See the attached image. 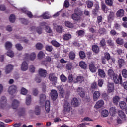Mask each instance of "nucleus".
<instances>
[{"label":"nucleus","mask_w":127,"mask_h":127,"mask_svg":"<svg viewBox=\"0 0 127 127\" xmlns=\"http://www.w3.org/2000/svg\"><path fill=\"white\" fill-rule=\"evenodd\" d=\"M113 80L115 84H122L123 83V80H122V75L121 74L118 75H114V77H113Z\"/></svg>","instance_id":"nucleus-2"},{"label":"nucleus","mask_w":127,"mask_h":127,"mask_svg":"<svg viewBox=\"0 0 127 127\" xmlns=\"http://www.w3.org/2000/svg\"><path fill=\"white\" fill-rule=\"evenodd\" d=\"M77 93L81 98L85 97V92L83 90V88L78 87L77 89Z\"/></svg>","instance_id":"nucleus-9"},{"label":"nucleus","mask_w":127,"mask_h":127,"mask_svg":"<svg viewBox=\"0 0 127 127\" xmlns=\"http://www.w3.org/2000/svg\"><path fill=\"white\" fill-rule=\"evenodd\" d=\"M122 74L124 78H127V70L126 69H124L122 71Z\"/></svg>","instance_id":"nucleus-61"},{"label":"nucleus","mask_w":127,"mask_h":127,"mask_svg":"<svg viewBox=\"0 0 127 127\" xmlns=\"http://www.w3.org/2000/svg\"><path fill=\"white\" fill-rule=\"evenodd\" d=\"M92 49L93 52H95V53H99V51H100L99 46H98L97 45H93L92 47Z\"/></svg>","instance_id":"nucleus-26"},{"label":"nucleus","mask_w":127,"mask_h":127,"mask_svg":"<svg viewBox=\"0 0 127 127\" xmlns=\"http://www.w3.org/2000/svg\"><path fill=\"white\" fill-rule=\"evenodd\" d=\"M69 57L71 60H74V59H75V58L76 57V54H75V52L71 51L69 53Z\"/></svg>","instance_id":"nucleus-35"},{"label":"nucleus","mask_w":127,"mask_h":127,"mask_svg":"<svg viewBox=\"0 0 127 127\" xmlns=\"http://www.w3.org/2000/svg\"><path fill=\"white\" fill-rule=\"evenodd\" d=\"M36 48L38 50H41L43 48V45L40 43H37L36 45Z\"/></svg>","instance_id":"nucleus-49"},{"label":"nucleus","mask_w":127,"mask_h":127,"mask_svg":"<svg viewBox=\"0 0 127 127\" xmlns=\"http://www.w3.org/2000/svg\"><path fill=\"white\" fill-rule=\"evenodd\" d=\"M124 14H125V11L123 9H120L116 13V15L117 17H123Z\"/></svg>","instance_id":"nucleus-19"},{"label":"nucleus","mask_w":127,"mask_h":127,"mask_svg":"<svg viewBox=\"0 0 127 127\" xmlns=\"http://www.w3.org/2000/svg\"><path fill=\"white\" fill-rule=\"evenodd\" d=\"M57 88L59 91H60V94L62 98H64V94H65V92L64 91V89L62 87V86L60 85L57 87Z\"/></svg>","instance_id":"nucleus-18"},{"label":"nucleus","mask_w":127,"mask_h":127,"mask_svg":"<svg viewBox=\"0 0 127 127\" xmlns=\"http://www.w3.org/2000/svg\"><path fill=\"white\" fill-rule=\"evenodd\" d=\"M39 75L42 78H45L47 75V71L45 69L40 68L38 70Z\"/></svg>","instance_id":"nucleus-6"},{"label":"nucleus","mask_w":127,"mask_h":127,"mask_svg":"<svg viewBox=\"0 0 127 127\" xmlns=\"http://www.w3.org/2000/svg\"><path fill=\"white\" fill-rule=\"evenodd\" d=\"M114 91V83L109 82L108 84L107 92L108 93H112Z\"/></svg>","instance_id":"nucleus-15"},{"label":"nucleus","mask_w":127,"mask_h":127,"mask_svg":"<svg viewBox=\"0 0 127 127\" xmlns=\"http://www.w3.org/2000/svg\"><path fill=\"white\" fill-rule=\"evenodd\" d=\"M19 106V101L17 100H14L12 103V108L15 110L17 109L18 106Z\"/></svg>","instance_id":"nucleus-12"},{"label":"nucleus","mask_w":127,"mask_h":127,"mask_svg":"<svg viewBox=\"0 0 127 127\" xmlns=\"http://www.w3.org/2000/svg\"><path fill=\"white\" fill-rule=\"evenodd\" d=\"M34 113L36 116H39L41 113V109L40 106H36L35 108Z\"/></svg>","instance_id":"nucleus-21"},{"label":"nucleus","mask_w":127,"mask_h":127,"mask_svg":"<svg viewBox=\"0 0 127 127\" xmlns=\"http://www.w3.org/2000/svg\"><path fill=\"white\" fill-rule=\"evenodd\" d=\"M49 80H50V81H51L52 82H56V81H57V77L54 76L53 74H50L49 75Z\"/></svg>","instance_id":"nucleus-34"},{"label":"nucleus","mask_w":127,"mask_h":127,"mask_svg":"<svg viewBox=\"0 0 127 127\" xmlns=\"http://www.w3.org/2000/svg\"><path fill=\"white\" fill-rule=\"evenodd\" d=\"M99 44L101 47H103L106 45V40H105V38H102V39L100 40Z\"/></svg>","instance_id":"nucleus-48"},{"label":"nucleus","mask_w":127,"mask_h":127,"mask_svg":"<svg viewBox=\"0 0 127 127\" xmlns=\"http://www.w3.org/2000/svg\"><path fill=\"white\" fill-rule=\"evenodd\" d=\"M45 111L46 114H48L50 112V101L49 100L46 101L45 102Z\"/></svg>","instance_id":"nucleus-10"},{"label":"nucleus","mask_w":127,"mask_h":127,"mask_svg":"<svg viewBox=\"0 0 127 127\" xmlns=\"http://www.w3.org/2000/svg\"><path fill=\"white\" fill-rule=\"evenodd\" d=\"M71 105L74 108L78 107L80 105V103H79V100L76 98H73L71 100Z\"/></svg>","instance_id":"nucleus-7"},{"label":"nucleus","mask_w":127,"mask_h":127,"mask_svg":"<svg viewBox=\"0 0 127 127\" xmlns=\"http://www.w3.org/2000/svg\"><path fill=\"white\" fill-rule=\"evenodd\" d=\"M42 17L44 19H49L52 17L51 15H50V14H49V12H45L41 15Z\"/></svg>","instance_id":"nucleus-14"},{"label":"nucleus","mask_w":127,"mask_h":127,"mask_svg":"<svg viewBox=\"0 0 127 127\" xmlns=\"http://www.w3.org/2000/svg\"><path fill=\"white\" fill-rule=\"evenodd\" d=\"M119 106L122 110H124V109H126L127 108L126 107V102L124 101H121L119 103Z\"/></svg>","instance_id":"nucleus-40"},{"label":"nucleus","mask_w":127,"mask_h":127,"mask_svg":"<svg viewBox=\"0 0 127 127\" xmlns=\"http://www.w3.org/2000/svg\"><path fill=\"white\" fill-rule=\"evenodd\" d=\"M72 110V106L70 103L67 101H64L63 107V112L64 114H69Z\"/></svg>","instance_id":"nucleus-1"},{"label":"nucleus","mask_w":127,"mask_h":127,"mask_svg":"<svg viewBox=\"0 0 127 127\" xmlns=\"http://www.w3.org/2000/svg\"><path fill=\"white\" fill-rule=\"evenodd\" d=\"M102 20H103V17H102L101 16L97 17V23H98L99 25L102 24Z\"/></svg>","instance_id":"nucleus-59"},{"label":"nucleus","mask_w":127,"mask_h":127,"mask_svg":"<svg viewBox=\"0 0 127 127\" xmlns=\"http://www.w3.org/2000/svg\"><path fill=\"white\" fill-rule=\"evenodd\" d=\"M44 56V53H43V52L42 51H40L38 54V58L39 59H42V58H43Z\"/></svg>","instance_id":"nucleus-62"},{"label":"nucleus","mask_w":127,"mask_h":127,"mask_svg":"<svg viewBox=\"0 0 127 127\" xmlns=\"http://www.w3.org/2000/svg\"><path fill=\"white\" fill-rule=\"evenodd\" d=\"M116 43L119 45H123V44H124V39L121 38H118L116 39Z\"/></svg>","instance_id":"nucleus-39"},{"label":"nucleus","mask_w":127,"mask_h":127,"mask_svg":"<svg viewBox=\"0 0 127 127\" xmlns=\"http://www.w3.org/2000/svg\"><path fill=\"white\" fill-rule=\"evenodd\" d=\"M104 58L107 60V61H110V59H111V55L109 54V53H105L104 54Z\"/></svg>","instance_id":"nucleus-53"},{"label":"nucleus","mask_w":127,"mask_h":127,"mask_svg":"<svg viewBox=\"0 0 127 127\" xmlns=\"http://www.w3.org/2000/svg\"><path fill=\"white\" fill-rule=\"evenodd\" d=\"M119 102H120V97L118 96H115L113 98V102L115 105H118L119 104Z\"/></svg>","instance_id":"nucleus-29"},{"label":"nucleus","mask_w":127,"mask_h":127,"mask_svg":"<svg viewBox=\"0 0 127 127\" xmlns=\"http://www.w3.org/2000/svg\"><path fill=\"white\" fill-rule=\"evenodd\" d=\"M17 92V87L14 85H12L9 87L8 93L10 95H13Z\"/></svg>","instance_id":"nucleus-3"},{"label":"nucleus","mask_w":127,"mask_h":127,"mask_svg":"<svg viewBox=\"0 0 127 127\" xmlns=\"http://www.w3.org/2000/svg\"><path fill=\"white\" fill-rule=\"evenodd\" d=\"M110 113L111 116H115L116 114V108L111 107L110 109Z\"/></svg>","instance_id":"nucleus-50"},{"label":"nucleus","mask_w":127,"mask_h":127,"mask_svg":"<svg viewBox=\"0 0 127 127\" xmlns=\"http://www.w3.org/2000/svg\"><path fill=\"white\" fill-rule=\"evenodd\" d=\"M21 11L24 13H25V14H26L27 16H28V17H29L30 18H32V16H33V15H32V13H31V12L28 11L26 9V8L21 9Z\"/></svg>","instance_id":"nucleus-13"},{"label":"nucleus","mask_w":127,"mask_h":127,"mask_svg":"<svg viewBox=\"0 0 127 127\" xmlns=\"http://www.w3.org/2000/svg\"><path fill=\"white\" fill-rule=\"evenodd\" d=\"M46 100V96L45 94H42L40 95V104H43Z\"/></svg>","instance_id":"nucleus-25"},{"label":"nucleus","mask_w":127,"mask_h":127,"mask_svg":"<svg viewBox=\"0 0 127 127\" xmlns=\"http://www.w3.org/2000/svg\"><path fill=\"white\" fill-rule=\"evenodd\" d=\"M79 56L81 59H84L86 58V54L85 53V52H84V51H80L79 52Z\"/></svg>","instance_id":"nucleus-46"},{"label":"nucleus","mask_w":127,"mask_h":127,"mask_svg":"<svg viewBox=\"0 0 127 127\" xmlns=\"http://www.w3.org/2000/svg\"><path fill=\"white\" fill-rule=\"evenodd\" d=\"M99 33L100 34H105L107 33V30L105 28H101L99 30Z\"/></svg>","instance_id":"nucleus-56"},{"label":"nucleus","mask_w":127,"mask_h":127,"mask_svg":"<svg viewBox=\"0 0 127 127\" xmlns=\"http://www.w3.org/2000/svg\"><path fill=\"white\" fill-rule=\"evenodd\" d=\"M68 82H69V83H72V82H74V77H73V75H69L68 78Z\"/></svg>","instance_id":"nucleus-60"},{"label":"nucleus","mask_w":127,"mask_h":127,"mask_svg":"<svg viewBox=\"0 0 127 127\" xmlns=\"http://www.w3.org/2000/svg\"><path fill=\"white\" fill-rule=\"evenodd\" d=\"M21 68L22 71H26L28 69V64L26 62L24 61L22 63Z\"/></svg>","instance_id":"nucleus-17"},{"label":"nucleus","mask_w":127,"mask_h":127,"mask_svg":"<svg viewBox=\"0 0 127 127\" xmlns=\"http://www.w3.org/2000/svg\"><path fill=\"white\" fill-rule=\"evenodd\" d=\"M98 75L100 78H104L106 77V73L103 69H99L98 71Z\"/></svg>","instance_id":"nucleus-16"},{"label":"nucleus","mask_w":127,"mask_h":127,"mask_svg":"<svg viewBox=\"0 0 127 127\" xmlns=\"http://www.w3.org/2000/svg\"><path fill=\"white\" fill-rule=\"evenodd\" d=\"M1 107L2 108L3 106H5L6 105L7 103V100H6V98L5 96H2L1 98Z\"/></svg>","instance_id":"nucleus-23"},{"label":"nucleus","mask_w":127,"mask_h":127,"mask_svg":"<svg viewBox=\"0 0 127 127\" xmlns=\"http://www.w3.org/2000/svg\"><path fill=\"white\" fill-rule=\"evenodd\" d=\"M64 40H69L72 38V35L70 34H65L63 36Z\"/></svg>","instance_id":"nucleus-30"},{"label":"nucleus","mask_w":127,"mask_h":127,"mask_svg":"<svg viewBox=\"0 0 127 127\" xmlns=\"http://www.w3.org/2000/svg\"><path fill=\"white\" fill-rule=\"evenodd\" d=\"M118 115L119 118H120V119H121L123 122H126V121H127V116H126V114L124 111L122 110L118 111Z\"/></svg>","instance_id":"nucleus-4"},{"label":"nucleus","mask_w":127,"mask_h":127,"mask_svg":"<svg viewBox=\"0 0 127 127\" xmlns=\"http://www.w3.org/2000/svg\"><path fill=\"white\" fill-rule=\"evenodd\" d=\"M74 13L79 16L80 17L83 15V11H81V10L78 8L75 9L74 10Z\"/></svg>","instance_id":"nucleus-33"},{"label":"nucleus","mask_w":127,"mask_h":127,"mask_svg":"<svg viewBox=\"0 0 127 127\" xmlns=\"http://www.w3.org/2000/svg\"><path fill=\"white\" fill-rule=\"evenodd\" d=\"M36 57V55L35 54V53H32L30 55L29 59H30V60H31L32 61H33V60L35 59Z\"/></svg>","instance_id":"nucleus-57"},{"label":"nucleus","mask_w":127,"mask_h":127,"mask_svg":"<svg viewBox=\"0 0 127 127\" xmlns=\"http://www.w3.org/2000/svg\"><path fill=\"white\" fill-rule=\"evenodd\" d=\"M12 70H13V66L11 64H9L6 67L5 73L6 74H9Z\"/></svg>","instance_id":"nucleus-20"},{"label":"nucleus","mask_w":127,"mask_h":127,"mask_svg":"<svg viewBox=\"0 0 127 127\" xmlns=\"http://www.w3.org/2000/svg\"><path fill=\"white\" fill-rule=\"evenodd\" d=\"M101 115L103 116V117L106 118L109 116V111H108L107 110H103L101 112Z\"/></svg>","instance_id":"nucleus-44"},{"label":"nucleus","mask_w":127,"mask_h":127,"mask_svg":"<svg viewBox=\"0 0 127 127\" xmlns=\"http://www.w3.org/2000/svg\"><path fill=\"white\" fill-rule=\"evenodd\" d=\"M5 46L6 47V49L8 50L9 49H10L11 47H12V44L10 42H7Z\"/></svg>","instance_id":"nucleus-42"},{"label":"nucleus","mask_w":127,"mask_h":127,"mask_svg":"<svg viewBox=\"0 0 127 127\" xmlns=\"http://www.w3.org/2000/svg\"><path fill=\"white\" fill-rule=\"evenodd\" d=\"M100 96L101 93H100V92L95 91L93 95V100L95 101H98V99H99V98H100Z\"/></svg>","instance_id":"nucleus-11"},{"label":"nucleus","mask_w":127,"mask_h":127,"mask_svg":"<svg viewBox=\"0 0 127 127\" xmlns=\"http://www.w3.org/2000/svg\"><path fill=\"white\" fill-rule=\"evenodd\" d=\"M79 66L82 69H84V70H86L87 69V64H86V63L83 61H81L79 62Z\"/></svg>","instance_id":"nucleus-27"},{"label":"nucleus","mask_w":127,"mask_h":127,"mask_svg":"<svg viewBox=\"0 0 127 127\" xmlns=\"http://www.w3.org/2000/svg\"><path fill=\"white\" fill-rule=\"evenodd\" d=\"M50 95L53 101H55L58 97V93H57V91L54 89L51 90Z\"/></svg>","instance_id":"nucleus-5"},{"label":"nucleus","mask_w":127,"mask_h":127,"mask_svg":"<svg viewBox=\"0 0 127 127\" xmlns=\"http://www.w3.org/2000/svg\"><path fill=\"white\" fill-rule=\"evenodd\" d=\"M108 75L110 78H113L114 76L116 75V74H115V72H114V71L112 69H109L108 71Z\"/></svg>","instance_id":"nucleus-36"},{"label":"nucleus","mask_w":127,"mask_h":127,"mask_svg":"<svg viewBox=\"0 0 127 127\" xmlns=\"http://www.w3.org/2000/svg\"><path fill=\"white\" fill-rule=\"evenodd\" d=\"M89 69L92 72V73H95L96 72V67L95 66V65H94L93 64H90L89 66Z\"/></svg>","instance_id":"nucleus-32"},{"label":"nucleus","mask_w":127,"mask_h":127,"mask_svg":"<svg viewBox=\"0 0 127 127\" xmlns=\"http://www.w3.org/2000/svg\"><path fill=\"white\" fill-rule=\"evenodd\" d=\"M65 25L67 27H68V28H73V27H74L73 23H71L70 21H66L65 22Z\"/></svg>","instance_id":"nucleus-38"},{"label":"nucleus","mask_w":127,"mask_h":127,"mask_svg":"<svg viewBox=\"0 0 127 127\" xmlns=\"http://www.w3.org/2000/svg\"><path fill=\"white\" fill-rule=\"evenodd\" d=\"M114 17H115V12H110L108 17V21L114 20Z\"/></svg>","instance_id":"nucleus-31"},{"label":"nucleus","mask_w":127,"mask_h":127,"mask_svg":"<svg viewBox=\"0 0 127 127\" xmlns=\"http://www.w3.org/2000/svg\"><path fill=\"white\" fill-rule=\"evenodd\" d=\"M84 81V77L83 76H77L75 79L73 80L74 83H82Z\"/></svg>","instance_id":"nucleus-22"},{"label":"nucleus","mask_w":127,"mask_h":127,"mask_svg":"<svg viewBox=\"0 0 127 127\" xmlns=\"http://www.w3.org/2000/svg\"><path fill=\"white\" fill-rule=\"evenodd\" d=\"M71 18L73 20H75V21H78L81 19V17L78 16V15L76 14L75 13L72 14Z\"/></svg>","instance_id":"nucleus-24"},{"label":"nucleus","mask_w":127,"mask_h":127,"mask_svg":"<svg viewBox=\"0 0 127 127\" xmlns=\"http://www.w3.org/2000/svg\"><path fill=\"white\" fill-rule=\"evenodd\" d=\"M104 100H100L98 101H97L95 105V108L96 109H99V108H102L103 106H104Z\"/></svg>","instance_id":"nucleus-8"},{"label":"nucleus","mask_w":127,"mask_h":127,"mask_svg":"<svg viewBox=\"0 0 127 127\" xmlns=\"http://www.w3.org/2000/svg\"><path fill=\"white\" fill-rule=\"evenodd\" d=\"M105 3L108 6H113V0H105Z\"/></svg>","instance_id":"nucleus-54"},{"label":"nucleus","mask_w":127,"mask_h":127,"mask_svg":"<svg viewBox=\"0 0 127 127\" xmlns=\"http://www.w3.org/2000/svg\"><path fill=\"white\" fill-rule=\"evenodd\" d=\"M7 56H9V57H13L14 56V53L12 52V51L9 50L7 53Z\"/></svg>","instance_id":"nucleus-58"},{"label":"nucleus","mask_w":127,"mask_h":127,"mask_svg":"<svg viewBox=\"0 0 127 127\" xmlns=\"http://www.w3.org/2000/svg\"><path fill=\"white\" fill-rule=\"evenodd\" d=\"M9 20L10 22H14L15 21V16L13 14L11 15L9 17Z\"/></svg>","instance_id":"nucleus-63"},{"label":"nucleus","mask_w":127,"mask_h":127,"mask_svg":"<svg viewBox=\"0 0 127 127\" xmlns=\"http://www.w3.org/2000/svg\"><path fill=\"white\" fill-rule=\"evenodd\" d=\"M60 79L62 81V82H66L67 81V77L66 76H65V75H64V74H62L60 76Z\"/></svg>","instance_id":"nucleus-55"},{"label":"nucleus","mask_w":127,"mask_h":127,"mask_svg":"<svg viewBox=\"0 0 127 127\" xmlns=\"http://www.w3.org/2000/svg\"><path fill=\"white\" fill-rule=\"evenodd\" d=\"M76 33L78 34V36L83 37V36H84V34H85V31L83 30H79L76 32Z\"/></svg>","instance_id":"nucleus-41"},{"label":"nucleus","mask_w":127,"mask_h":127,"mask_svg":"<svg viewBox=\"0 0 127 127\" xmlns=\"http://www.w3.org/2000/svg\"><path fill=\"white\" fill-rule=\"evenodd\" d=\"M56 31L59 33H62V31H63L62 26H57L56 28Z\"/></svg>","instance_id":"nucleus-64"},{"label":"nucleus","mask_w":127,"mask_h":127,"mask_svg":"<svg viewBox=\"0 0 127 127\" xmlns=\"http://www.w3.org/2000/svg\"><path fill=\"white\" fill-rule=\"evenodd\" d=\"M86 5L88 8H91V7H93V6L94 5V3H93V2L91 1H87L86 2Z\"/></svg>","instance_id":"nucleus-51"},{"label":"nucleus","mask_w":127,"mask_h":127,"mask_svg":"<svg viewBox=\"0 0 127 127\" xmlns=\"http://www.w3.org/2000/svg\"><path fill=\"white\" fill-rule=\"evenodd\" d=\"M30 103H31V96L30 95H27L26 100V105H30Z\"/></svg>","instance_id":"nucleus-45"},{"label":"nucleus","mask_w":127,"mask_h":127,"mask_svg":"<svg viewBox=\"0 0 127 127\" xmlns=\"http://www.w3.org/2000/svg\"><path fill=\"white\" fill-rule=\"evenodd\" d=\"M110 34L111 36H115V35H118L119 33H118L114 29H112L110 32Z\"/></svg>","instance_id":"nucleus-52"},{"label":"nucleus","mask_w":127,"mask_h":127,"mask_svg":"<svg viewBox=\"0 0 127 127\" xmlns=\"http://www.w3.org/2000/svg\"><path fill=\"white\" fill-rule=\"evenodd\" d=\"M118 66L119 68H122L124 64H125V60L123 59H119L118 60Z\"/></svg>","instance_id":"nucleus-28"},{"label":"nucleus","mask_w":127,"mask_h":127,"mask_svg":"<svg viewBox=\"0 0 127 127\" xmlns=\"http://www.w3.org/2000/svg\"><path fill=\"white\" fill-rule=\"evenodd\" d=\"M107 43L108 44L109 46H111V47H114L115 46V43L112 40V39L110 38L107 41Z\"/></svg>","instance_id":"nucleus-37"},{"label":"nucleus","mask_w":127,"mask_h":127,"mask_svg":"<svg viewBox=\"0 0 127 127\" xmlns=\"http://www.w3.org/2000/svg\"><path fill=\"white\" fill-rule=\"evenodd\" d=\"M101 8L105 13H107V12L108 11V8H107V6L105 3H102Z\"/></svg>","instance_id":"nucleus-43"},{"label":"nucleus","mask_w":127,"mask_h":127,"mask_svg":"<svg viewBox=\"0 0 127 127\" xmlns=\"http://www.w3.org/2000/svg\"><path fill=\"white\" fill-rule=\"evenodd\" d=\"M51 43L52 45L55 46V47H60V44L55 40H52Z\"/></svg>","instance_id":"nucleus-47"}]
</instances>
